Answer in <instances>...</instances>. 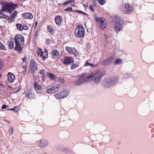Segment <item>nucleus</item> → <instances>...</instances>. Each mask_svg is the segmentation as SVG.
I'll return each instance as SVG.
<instances>
[{
	"label": "nucleus",
	"instance_id": "f257e3e1",
	"mask_svg": "<svg viewBox=\"0 0 154 154\" xmlns=\"http://www.w3.org/2000/svg\"><path fill=\"white\" fill-rule=\"evenodd\" d=\"M105 73L103 72L96 71L88 75V76L91 78V81L92 80L94 84H98L101 82Z\"/></svg>",
	"mask_w": 154,
	"mask_h": 154
},
{
	"label": "nucleus",
	"instance_id": "f03ea898",
	"mask_svg": "<svg viewBox=\"0 0 154 154\" xmlns=\"http://www.w3.org/2000/svg\"><path fill=\"white\" fill-rule=\"evenodd\" d=\"M15 50L17 51L19 53H21L23 50V48L21 45L24 44V39L23 35L20 34H17L15 38Z\"/></svg>",
	"mask_w": 154,
	"mask_h": 154
},
{
	"label": "nucleus",
	"instance_id": "7ed1b4c3",
	"mask_svg": "<svg viewBox=\"0 0 154 154\" xmlns=\"http://www.w3.org/2000/svg\"><path fill=\"white\" fill-rule=\"evenodd\" d=\"M78 79L75 82V85H79L91 82V78L86 73H82L78 76Z\"/></svg>",
	"mask_w": 154,
	"mask_h": 154
},
{
	"label": "nucleus",
	"instance_id": "20e7f679",
	"mask_svg": "<svg viewBox=\"0 0 154 154\" xmlns=\"http://www.w3.org/2000/svg\"><path fill=\"white\" fill-rule=\"evenodd\" d=\"M119 81V78L116 76L109 77L106 78L103 82L104 86L109 88L116 84Z\"/></svg>",
	"mask_w": 154,
	"mask_h": 154
},
{
	"label": "nucleus",
	"instance_id": "39448f33",
	"mask_svg": "<svg viewBox=\"0 0 154 154\" xmlns=\"http://www.w3.org/2000/svg\"><path fill=\"white\" fill-rule=\"evenodd\" d=\"M85 29L82 25H79L75 29V36L78 38H83L85 35Z\"/></svg>",
	"mask_w": 154,
	"mask_h": 154
},
{
	"label": "nucleus",
	"instance_id": "423d86ee",
	"mask_svg": "<svg viewBox=\"0 0 154 154\" xmlns=\"http://www.w3.org/2000/svg\"><path fill=\"white\" fill-rule=\"evenodd\" d=\"M97 22L99 24L100 28L103 30L107 27V23L106 20L102 17H95Z\"/></svg>",
	"mask_w": 154,
	"mask_h": 154
},
{
	"label": "nucleus",
	"instance_id": "0eeeda50",
	"mask_svg": "<svg viewBox=\"0 0 154 154\" xmlns=\"http://www.w3.org/2000/svg\"><path fill=\"white\" fill-rule=\"evenodd\" d=\"M14 9V8L13 4L11 5L8 3H5L2 6L1 10L3 11H8L9 13H11L12 11Z\"/></svg>",
	"mask_w": 154,
	"mask_h": 154
},
{
	"label": "nucleus",
	"instance_id": "6e6552de",
	"mask_svg": "<svg viewBox=\"0 0 154 154\" xmlns=\"http://www.w3.org/2000/svg\"><path fill=\"white\" fill-rule=\"evenodd\" d=\"M122 10L125 14H128L132 12L134 10L133 7L127 4H122Z\"/></svg>",
	"mask_w": 154,
	"mask_h": 154
},
{
	"label": "nucleus",
	"instance_id": "1a4fd4ad",
	"mask_svg": "<svg viewBox=\"0 0 154 154\" xmlns=\"http://www.w3.org/2000/svg\"><path fill=\"white\" fill-rule=\"evenodd\" d=\"M69 92L68 90H64L59 94H55V97L57 99L63 98L66 97L69 94Z\"/></svg>",
	"mask_w": 154,
	"mask_h": 154
},
{
	"label": "nucleus",
	"instance_id": "9d476101",
	"mask_svg": "<svg viewBox=\"0 0 154 154\" xmlns=\"http://www.w3.org/2000/svg\"><path fill=\"white\" fill-rule=\"evenodd\" d=\"M30 69L31 71V73L33 74L38 70L36 62L34 60L30 61Z\"/></svg>",
	"mask_w": 154,
	"mask_h": 154
},
{
	"label": "nucleus",
	"instance_id": "9b49d317",
	"mask_svg": "<svg viewBox=\"0 0 154 154\" xmlns=\"http://www.w3.org/2000/svg\"><path fill=\"white\" fill-rule=\"evenodd\" d=\"M66 50L69 54H73L75 56H77L79 54V52L76 49L68 46L66 47Z\"/></svg>",
	"mask_w": 154,
	"mask_h": 154
},
{
	"label": "nucleus",
	"instance_id": "f8f14e48",
	"mask_svg": "<svg viewBox=\"0 0 154 154\" xmlns=\"http://www.w3.org/2000/svg\"><path fill=\"white\" fill-rule=\"evenodd\" d=\"M60 87L59 85H56L52 88L48 89L46 91L47 93L50 94L55 92L58 91V88Z\"/></svg>",
	"mask_w": 154,
	"mask_h": 154
},
{
	"label": "nucleus",
	"instance_id": "ddd939ff",
	"mask_svg": "<svg viewBox=\"0 0 154 154\" xmlns=\"http://www.w3.org/2000/svg\"><path fill=\"white\" fill-rule=\"evenodd\" d=\"M73 60L72 58L69 57H65L63 62V63L66 65L68 64H71L73 62Z\"/></svg>",
	"mask_w": 154,
	"mask_h": 154
},
{
	"label": "nucleus",
	"instance_id": "4468645a",
	"mask_svg": "<svg viewBox=\"0 0 154 154\" xmlns=\"http://www.w3.org/2000/svg\"><path fill=\"white\" fill-rule=\"evenodd\" d=\"M48 144V141L44 139H41L38 141V145L41 147H46Z\"/></svg>",
	"mask_w": 154,
	"mask_h": 154
},
{
	"label": "nucleus",
	"instance_id": "2eb2a0df",
	"mask_svg": "<svg viewBox=\"0 0 154 154\" xmlns=\"http://www.w3.org/2000/svg\"><path fill=\"white\" fill-rule=\"evenodd\" d=\"M51 57L52 58L55 59L58 58L59 55V51L56 49L52 51L51 53Z\"/></svg>",
	"mask_w": 154,
	"mask_h": 154
},
{
	"label": "nucleus",
	"instance_id": "dca6fc26",
	"mask_svg": "<svg viewBox=\"0 0 154 154\" xmlns=\"http://www.w3.org/2000/svg\"><path fill=\"white\" fill-rule=\"evenodd\" d=\"M34 84L35 89L36 92L38 93H41L42 92V86L38 85L36 82H35Z\"/></svg>",
	"mask_w": 154,
	"mask_h": 154
},
{
	"label": "nucleus",
	"instance_id": "f3484780",
	"mask_svg": "<svg viewBox=\"0 0 154 154\" xmlns=\"http://www.w3.org/2000/svg\"><path fill=\"white\" fill-rule=\"evenodd\" d=\"M8 79L9 82H13L15 79V76L11 72H9L7 75Z\"/></svg>",
	"mask_w": 154,
	"mask_h": 154
},
{
	"label": "nucleus",
	"instance_id": "a211bd4d",
	"mask_svg": "<svg viewBox=\"0 0 154 154\" xmlns=\"http://www.w3.org/2000/svg\"><path fill=\"white\" fill-rule=\"evenodd\" d=\"M18 14V12L17 11H15L11 16L10 18L8 19V22L11 23L14 22L15 20L14 17Z\"/></svg>",
	"mask_w": 154,
	"mask_h": 154
},
{
	"label": "nucleus",
	"instance_id": "6ab92c4d",
	"mask_svg": "<svg viewBox=\"0 0 154 154\" xmlns=\"http://www.w3.org/2000/svg\"><path fill=\"white\" fill-rule=\"evenodd\" d=\"M15 40L13 38H11L8 42V45L11 49H13L14 48V42Z\"/></svg>",
	"mask_w": 154,
	"mask_h": 154
},
{
	"label": "nucleus",
	"instance_id": "aec40b11",
	"mask_svg": "<svg viewBox=\"0 0 154 154\" xmlns=\"http://www.w3.org/2000/svg\"><path fill=\"white\" fill-rule=\"evenodd\" d=\"M114 29L116 32L118 33L122 29V25L119 23H116L114 27Z\"/></svg>",
	"mask_w": 154,
	"mask_h": 154
},
{
	"label": "nucleus",
	"instance_id": "412c9836",
	"mask_svg": "<svg viewBox=\"0 0 154 154\" xmlns=\"http://www.w3.org/2000/svg\"><path fill=\"white\" fill-rule=\"evenodd\" d=\"M113 22L116 23H119V22H122L123 21L122 19L120 17L116 16H115L113 19Z\"/></svg>",
	"mask_w": 154,
	"mask_h": 154
},
{
	"label": "nucleus",
	"instance_id": "4be33fe9",
	"mask_svg": "<svg viewBox=\"0 0 154 154\" xmlns=\"http://www.w3.org/2000/svg\"><path fill=\"white\" fill-rule=\"evenodd\" d=\"M113 59L112 57H111L109 58L104 60L102 62V64L105 65L107 64L108 63H111Z\"/></svg>",
	"mask_w": 154,
	"mask_h": 154
},
{
	"label": "nucleus",
	"instance_id": "5701e85b",
	"mask_svg": "<svg viewBox=\"0 0 154 154\" xmlns=\"http://www.w3.org/2000/svg\"><path fill=\"white\" fill-rule=\"evenodd\" d=\"M23 18L31 19L33 18V16L30 13H25L22 15Z\"/></svg>",
	"mask_w": 154,
	"mask_h": 154
},
{
	"label": "nucleus",
	"instance_id": "b1692460",
	"mask_svg": "<svg viewBox=\"0 0 154 154\" xmlns=\"http://www.w3.org/2000/svg\"><path fill=\"white\" fill-rule=\"evenodd\" d=\"M62 20V18L60 16H57L55 18V20L56 23L58 25L61 24Z\"/></svg>",
	"mask_w": 154,
	"mask_h": 154
},
{
	"label": "nucleus",
	"instance_id": "393cba45",
	"mask_svg": "<svg viewBox=\"0 0 154 154\" xmlns=\"http://www.w3.org/2000/svg\"><path fill=\"white\" fill-rule=\"evenodd\" d=\"M3 11L2 10H0V18H4L8 20V19L9 18V17L7 15L4 14L3 13Z\"/></svg>",
	"mask_w": 154,
	"mask_h": 154
},
{
	"label": "nucleus",
	"instance_id": "a878e982",
	"mask_svg": "<svg viewBox=\"0 0 154 154\" xmlns=\"http://www.w3.org/2000/svg\"><path fill=\"white\" fill-rule=\"evenodd\" d=\"M33 91L31 90L28 91L26 94V97L28 98H31L33 96Z\"/></svg>",
	"mask_w": 154,
	"mask_h": 154
},
{
	"label": "nucleus",
	"instance_id": "bb28decb",
	"mask_svg": "<svg viewBox=\"0 0 154 154\" xmlns=\"http://www.w3.org/2000/svg\"><path fill=\"white\" fill-rule=\"evenodd\" d=\"M47 74L48 77L51 80H54L55 75L52 73L50 72H48Z\"/></svg>",
	"mask_w": 154,
	"mask_h": 154
},
{
	"label": "nucleus",
	"instance_id": "cd10ccee",
	"mask_svg": "<svg viewBox=\"0 0 154 154\" xmlns=\"http://www.w3.org/2000/svg\"><path fill=\"white\" fill-rule=\"evenodd\" d=\"M37 52L38 56H39L41 57H43V53L41 49L39 48H38L37 50Z\"/></svg>",
	"mask_w": 154,
	"mask_h": 154
},
{
	"label": "nucleus",
	"instance_id": "c85d7f7f",
	"mask_svg": "<svg viewBox=\"0 0 154 154\" xmlns=\"http://www.w3.org/2000/svg\"><path fill=\"white\" fill-rule=\"evenodd\" d=\"M44 54L45 55H43L42 57V59L43 60H44L45 59L48 57V51L46 49H45L44 51Z\"/></svg>",
	"mask_w": 154,
	"mask_h": 154
},
{
	"label": "nucleus",
	"instance_id": "c756f323",
	"mask_svg": "<svg viewBox=\"0 0 154 154\" xmlns=\"http://www.w3.org/2000/svg\"><path fill=\"white\" fill-rule=\"evenodd\" d=\"M79 65V62H77L76 63L73 64H72L71 68L72 69H75V68L77 67Z\"/></svg>",
	"mask_w": 154,
	"mask_h": 154
},
{
	"label": "nucleus",
	"instance_id": "7c9ffc66",
	"mask_svg": "<svg viewBox=\"0 0 154 154\" xmlns=\"http://www.w3.org/2000/svg\"><path fill=\"white\" fill-rule=\"evenodd\" d=\"M16 26L17 28L20 31H22L23 30V26L20 23H17L16 24Z\"/></svg>",
	"mask_w": 154,
	"mask_h": 154
},
{
	"label": "nucleus",
	"instance_id": "2f4dec72",
	"mask_svg": "<svg viewBox=\"0 0 154 154\" xmlns=\"http://www.w3.org/2000/svg\"><path fill=\"white\" fill-rule=\"evenodd\" d=\"M122 60L121 59H117L115 61L114 64L115 65L116 64H120L122 63Z\"/></svg>",
	"mask_w": 154,
	"mask_h": 154
},
{
	"label": "nucleus",
	"instance_id": "473e14b6",
	"mask_svg": "<svg viewBox=\"0 0 154 154\" xmlns=\"http://www.w3.org/2000/svg\"><path fill=\"white\" fill-rule=\"evenodd\" d=\"M13 130H14V129L13 128V127H10L8 129V131L9 132V134L10 135H11L13 134Z\"/></svg>",
	"mask_w": 154,
	"mask_h": 154
},
{
	"label": "nucleus",
	"instance_id": "72a5a7b5",
	"mask_svg": "<svg viewBox=\"0 0 154 154\" xmlns=\"http://www.w3.org/2000/svg\"><path fill=\"white\" fill-rule=\"evenodd\" d=\"M0 49L2 50H6L5 47L0 42Z\"/></svg>",
	"mask_w": 154,
	"mask_h": 154
},
{
	"label": "nucleus",
	"instance_id": "f704fd0d",
	"mask_svg": "<svg viewBox=\"0 0 154 154\" xmlns=\"http://www.w3.org/2000/svg\"><path fill=\"white\" fill-rule=\"evenodd\" d=\"M39 73L43 77H44L45 76V70L44 69H41Z\"/></svg>",
	"mask_w": 154,
	"mask_h": 154
},
{
	"label": "nucleus",
	"instance_id": "c9c22d12",
	"mask_svg": "<svg viewBox=\"0 0 154 154\" xmlns=\"http://www.w3.org/2000/svg\"><path fill=\"white\" fill-rule=\"evenodd\" d=\"M48 29L49 32L51 34H53L54 33V30L52 28H51V27L48 26Z\"/></svg>",
	"mask_w": 154,
	"mask_h": 154
},
{
	"label": "nucleus",
	"instance_id": "e433bc0d",
	"mask_svg": "<svg viewBox=\"0 0 154 154\" xmlns=\"http://www.w3.org/2000/svg\"><path fill=\"white\" fill-rule=\"evenodd\" d=\"M98 3L101 5L104 4L105 2V0H98Z\"/></svg>",
	"mask_w": 154,
	"mask_h": 154
},
{
	"label": "nucleus",
	"instance_id": "4c0bfd02",
	"mask_svg": "<svg viewBox=\"0 0 154 154\" xmlns=\"http://www.w3.org/2000/svg\"><path fill=\"white\" fill-rule=\"evenodd\" d=\"M14 111L15 112H17L19 109V107L18 106H16L14 108Z\"/></svg>",
	"mask_w": 154,
	"mask_h": 154
},
{
	"label": "nucleus",
	"instance_id": "58836bf2",
	"mask_svg": "<svg viewBox=\"0 0 154 154\" xmlns=\"http://www.w3.org/2000/svg\"><path fill=\"white\" fill-rule=\"evenodd\" d=\"M23 30H27L28 29V26L26 24H24L23 26Z\"/></svg>",
	"mask_w": 154,
	"mask_h": 154
},
{
	"label": "nucleus",
	"instance_id": "ea45409f",
	"mask_svg": "<svg viewBox=\"0 0 154 154\" xmlns=\"http://www.w3.org/2000/svg\"><path fill=\"white\" fill-rule=\"evenodd\" d=\"M72 10V8L71 7H68L64 10L65 11H71Z\"/></svg>",
	"mask_w": 154,
	"mask_h": 154
},
{
	"label": "nucleus",
	"instance_id": "a19ab883",
	"mask_svg": "<svg viewBox=\"0 0 154 154\" xmlns=\"http://www.w3.org/2000/svg\"><path fill=\"white\" fill-rule=\"evenodd\" d=\"M130 76V74L126 73L124 75V77L125 78H129Z\"/></svg>",
	"mask_w": 154,
	"mask_h": 154
},
{
	"label": "nucleus",
	"instance_id": "79ce46f5",
	"mask_svg": "<svg viewBox=\"0 0 154 154\" xmlns=\"http://www.w3.org/2000/svg\"><path fill=\"white\" fill-rule=\"evenodd\" d=\"M45 43L47 45H49L51 43L50 40L49 39H46Z\"/></svg>",
	"mask_w": 154,
	"mask_h": 154
},
{
	"label": "nucleus",
	"instance_id": "37998d69",
	"mask_svg": "<svg viewBox=\"0 0 154 154\" xmlns=\"http://www.w3.org/2000/svg\"><path fill=\"white\" fill-rule=\"evenodd\" d=\"M91 64L90 63H89L88 62V61H87L85 64L84 65V66H90V65H91Z\"/></svg>",
	"mask_w": 154,
	"mask_h": 154
},
{
	"label": "nucleus",
	"instance_id": "c03bdc74",
	"mask_svg": "<svg viewBox=\"0 0 154 154\" xmlns=\"http://www.w3.org/2000/svg\"><path fill=\"white\" fill-rule=\"evenodd\" d=\"M69 3L68 1L66 0L63 3V5H67L68 4H69Z\"/></svg>",
	"mask_w": 154,
	"mask_h": 154
},
{
	"label": "nucleus",
	"instance_id": "a18cd8bd",
	"mask_svg": "<svg viewBox=\"0 0 154 154\" xmlns=\"http://www.w3.org/2000/svg\"><path fill=\"white\" fill-rule=\"evenodd\" d=\"M8 107V105H4L2 106V109H6Z\"/></svg>",
	"mask_w": 154,
	"mask_h": 154
},
{
	"label": "nucleus",
	"instance_id": "49530a36",
	"mask_svg": "<svg viewBox=\"0 0 154 154\" xmlns=\"http://www.w3.org/2000/svg\"><path fill=\"white\" fill-rule=\"evenodd\" d=\"M68 1L69 3L73 2L75 1V0H68Z\"/></svg>",
	"mask_w": 154,
	"mask_h": 154
},
{
	"label": "nucleus",
	"instance_id": "de8ad7c7",
	"mask_svg": "<svg viewBox=\"0 0 154 154\" xmlns=\"http://www.w3.org/2000/svg\"><path fill=\"white\" fill-rule=\"evenodd\" d=\"M90 8L91 9V10L92 11H94V9L93 8L92 6L91 5L90 6Z\"/></svg>",
	"mask_w": 154,
	"mask_h": 154
},
{
	"label": "nucleus",
	"instance_id": "09e8293b",
	"mask_svg": "<svg viewBox=\"0 0 154 154\" xmlns=\"http://www.w3.org/2000/svg\"><path fill=\"white\" fill-rule=\"evenodd\" d=\"M59 82H62V83L64 82V80L62 78L59 79Z\"/></svg>",
	"mask_w": 154,
	"mask_h": 154
},
{
	"label": "nucleus",
	"instance_id": "8fccbe9b",
	"mask_svg": "<svg viewBox=\"0 0 154 154\" xmlns=\"http://www.w3.org/2000/svg\"><path fill=\"white\" fill-rule=\"evenodd\" d=\"M104 37H105V39H106L107 38V35H106V34H104Z\"/></svg>",
	"mask_w": 154,
	"mask_h": 154
},
{
	"label": "nucleus",
	"instance_id": "3c124183",
	"mask_svg": "<svg viewBox=\"0 0 154 154\" xmlns=\"http://www.w3.org/2000/svg\"><path fill=\"white\" fill-rule=\"evenodd\" d=\"M90 66H91L92 67H95L96 66H95L94 64H93L92 63H91V65H90Z\"/></svg>",
	"mask_w": 154,
	"mask_h": 154
},
{
	"label": "nucleus",
	"instance_id": "603ef678",
	"mask_svg": "<svg viewBox=\"0 0 154 154\" xmlns=\"http://www.w3.org/2000/svg\"><path fill=\"white\" fill-rule=\"evenodd\" d=\"M14 108H11V109H8V110H14Z\"/></svg>",
	"mask_w": 154,
	"mask_h": 154
},
{
	"label": "nucleus",
	"instance_id": "864d4df0",
	"mask_svg": "<svg viewBox=\"0 0 154 154\" xmlns=\"http://www.w3.org/2000/svg\"><path fill=\"white\" fill-rule=\"evenodd\" d=\"M37 24H38V22H37V21H36V22H35V26H37Z\"/></svg>",
	"mask_w": 154,
	"mask_h": 154
},
{
	"label": "nucleus",
	"instance_id": "5fc2aeb1",
	"mask_svg": "<svg viewBox=\"0 0 154 154\" xmlns=\"http://www.w3.org/2000/svg\"><path fill=\"white\" fill-rule=\"evenodd\" d=\"M8 88H9V89H10V90H11V87L10 86H9Z\"/></svg>",
	"mask_w": 154,
	"mask_h": 154
},
{
	"label": "nucleus",
	"instance_id": "6e6d98bb",
	"mask_svg": "<svg viewBox=\"0 0 154 154\" xmlns=\"http://www.w3.org/2000/svg\"><path fill=\"white\" fill-rule=\"evenodd\" d=\"M75 5V4H72L71 5V6H74Z\"/></svg>",
	"mask_w": 154,
	"mask_h": 154
},
{
	"label": "nucleus",
	"instance_id": "4d7b16f0",
	"mask_svg": "<svg viewBox=\"0 0 154 154\" xmlns=\"http://www.w3.org/2000/svg\"><path fill=\"white\" fill-rule=\"evenodd\" d=\"M45 78L44 77H43V78H42V80L45 81Z\"/></svg>",
	"mask_w": 154,
	"mask_h": 154
},
{
	"label": "nucleus",
	"instance_id": "13d9d810",
	"mask_svg": "<svg viewBox=\"0 0 154 154\" xmlns=\"http://www.w3.org/2000/svg\"><path fill=\"white\" fill-rule=\"evenodd\" d=\"M19 90H17V91H16V92H19Z\"/></svg>",
	"mask_w": 154,
	"mask_h": 154
},
{
	"label": "nucleus",
	"instance_id": "bf43d9fd",
	"mask_svg": "<svg viewBox=\"0 0 154 154\" xmlns=\"http://www.w3.org/2000/svg\"><path fill=\"white\" fill-rule=\"evenodd\" d=\"M2 76V74H0V77H1Z\"/></svg>",
	"mask_w": 154,
	"mask_h": 154
},
{
	"label": "nucleus",
	"instance_id": "052dcab7",
	"mask_svg": "<svg viewBox=\"0 0 154 154\" xmlns=\"http://www.w3.org/2000/svg\"><path fill=\"white\" fill-rule=\"evenodd\" d=\"M23 61H25V60L24 59H23Z\"/></svg>",
	"mask_w": 154,
	"mask_h": 154
}]
</instances>
